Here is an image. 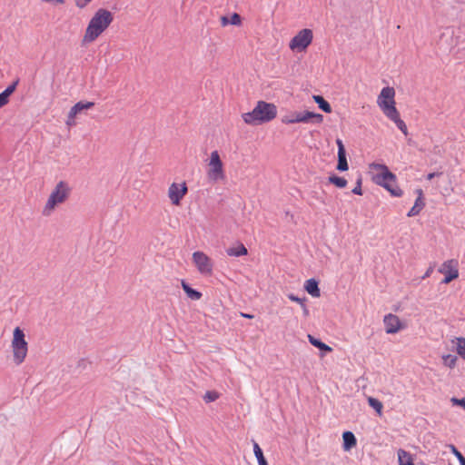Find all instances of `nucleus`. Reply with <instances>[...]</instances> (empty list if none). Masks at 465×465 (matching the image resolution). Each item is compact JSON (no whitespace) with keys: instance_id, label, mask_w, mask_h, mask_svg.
Returning <instances> with one entry per match:
<instances>
[{"instance_id":"1","label":"nucleus","mask_w":465,"mask_h":465,"mask_svg":"<svg viewBox=\"0 0 465 465\" xmlns=\"http://www.w3.org/2000/svg\"><path fill=\"white\" fill-rule=\"evenodd\" d=\"M114 21V14L105 8H99L90 19L84 35L83 44L94 42L110 26Z\"/></svg>"},{"instance_id":"2","label":"nucleus","mask_w":465,"mask_h":465,"mask_svg":"<svg viewBox=\"0 0 465 465\" xmlns=\"http://www.w3.org/2000/svg\"><path fill=\"white\" fill-rule=\"evenodd\" d=\"M369 168L372 173L373 183L385 188L392 196L402 195V191L396 185V175L385 164L371 163Z\"/></svg>"},{"instance_id":"3","label":"nucleus","mask_w":465,"mask_h":465,"mask_svg":"<svg viewBox=\"0 0 465 465\" xmlns=\"http://www.w3.org/2000/svg\"><path fill=\"white\" fill-rule=\"evenodd\" d=\"M277 115V107L271 103L259 101L252 112L242 115L245 124L258 125L273 120Z\"/></svg>"},{"instance_id":"4","label":"nucleus","mask_w":465,"mask_h":465,"mask_svg":"<svg viewBox=\"0 0 465 465\" xmlns=\"http://www.w3.org/2000/svg\"><path fill=\"white\" fill-rule=\"evenodd\" d=\"M71 193V187L68 183L60 181L51 192L45 205L43 209V214L49 216L56 206L64 203Z\"/></svg>"},{"instance_id":"5","label":"nucleus","mask_w":465,"mask_h":465,"mask_svg":"<svg viewBox=\"0 0 465 465\" xmlns=\"http://www.w3.org/2000/svg\"><path fill=\"white\" fill-rule=\"evenodd\" d=\"M11 348L13 351V361L16 365L22 364L28 352V343L25 341V335L22 329L16 327L13 332V339L11 341Z\"/></svg>"},{"instance_id":"6","label":"nucleus","mask_w":465,"mask_h":465,"mask_svg":"<svg viewBox=\"0 0 465 465\" xmlns=\"http://www.w3.org/2000/svg\"><path fill=\"white\" fill-rule=\"evenodd\" d=\"M323 121V115L321 114L302 111V112H291L290 114L284 115L282 118V123L285 124H322Z\"/></svg>"},{"instance_id":"7","label":"nucleus","mask_w":465,"mask_h":465,"mask_svg":"<svg viewBox=\"0 0 465 465\" xmlns=\"http://www.w3.org/2000/svg\"><path fill=\"white\" fill-rule=\"evenodd\" d=\"M395 90L392 87L387 86L383 87L377 98V104L382 111V113L387 116L391 113L397 111L395 106Z\"/></svg>"},{"instance_id":"8","label":"nucleus","mask_w":465,"mask_h":465,"mask_svg":"<svg viewBox=\"0 0 465 465\" xmlns=\"http://www.w3.org/2000/svg\"><path fill=\"white\" fill-rule=\"evenodd\" d=\"M208 166L207 177L211 182L216 183L224 179L223 164L217 151L211 153Z\"/></svg>"},{"instance_id":"9","label":"nucleus","mask_w":465,"mask_h":465,"mask_svg":"<svg viewBox=\"0 0 465 465\" xmlns=\"http://www.w3.org/2000/svg\"><path fill=\"white\" fill-rule=\"evenodd\" d=\"M312 31L308 28L302 29L292 38L289 47L293 52H303L312 44Z\"/></svg>"},{"instance_id":"10","label":"nucleus","mask_w":465,"mask_h":465,"mask_svg":"<svg viewBox=\"0 0 465 465\" xmlns=\"http://www.w3.org/2000/svg\"><path fill=\"white\" fill-rule=\"evenodd\" d=\"M193 261L202 274L210 275L213 272L211 259L203 252L197 251L193 253Z\"/></svg>"},{"instance_id":"11","label":"nucleus","mask_w":465,"mask_h":465,"mask_svg":"<svg viewBox=\"0 0 465 465\" xmlns=\"http://www.w3.org/2000/svg\"><path fill=\"white\" fill-rule=\"evenodd\" d=\"M187 191L188 188L184 182L181 183H173L168 189V197L171 203L173 205H179L181 200L187 193Z\"/></svg>"},{"instance_id":"12","label":"nucleus","mask_w":465,"mask_h":465,"mask_svg":"<svg viewBox=\"0 0 465 465\" xmlns=\"http://www.w3.org/2000/svg\"><path fill=\"white\" fill-rule=\"evenodd\" d=\"M439 272L445 275V278L442 280V283L450 282L452 280L458 278L459 276L457 262L454 260L444 262L441 267L439 269Z\"/></svg>"},{"instance_id":"13","label":"nucleus","mask_w":465,"mask_h":465,"mask_svg":"<svg viewBox=\"0 0 465 465\" xmlns=\"http://www.w3.org/2000/svg\"><path fill=\"white\" fill-rule=\"evenodd\" d=\"M383 323L385 331L389 334L397 333L404 328L400 318L392 313H389L384 316Z\"/></svg>"},{"instance_id":"14","label":"nucleus","mask_w":465,"mask_h":465,"mask_svg":"<svg viewBox=\"0 0 465 465\" xmlns=\"http://www.w3.org/2000/svg\"><path fill=\"white\" fill-rule=\"evenodd\" d=\"M338 146V164L337 170L341 172L347 171L349 169V165L346 159V152L342 141L341 139H337L336 141Z\"/></svg>"},{"instance_id":"15","label":"nucleus","mask_w":465,"mask_h":465,"mask_svg":"<svg viewBox=\"0 0 465 465\" xmlns=\"http://www.w3.org/2000/svg\"><path fill=\"white\" fill-rule=\"evenodd\" d=\"M226 253L232 257H240L248 253L247 248L242 242H236L226 249Z\"/></svg>"},{"instance_id":"16","label":"nucleus","mask_w":465,"mask_h":465,"mask_svg":"<svg viewBox=\"0 0 465 465\" xmlns=\"http://www.w3.org/2000/svg\"><path fill=\"white\" fill-rule=\"evenodd\" d=\"M417 193H418L419 196L416 199L414 205L411 207V209L407 213V215L409 217L418 215L425 205L423 199H422V191L420 189H419V190H417Z\"/></svg>"},{"instance_id":"17","label":"nucleus","mask_w":465,"mask_h":465,"mask_svg":"<svg viewBox=\"0 0 465 465\" xmlns=\"http://www.w3.org/2000/svg\"><path fill=\"white\" fill-rule=\"evenodd\" d=\"M386 117L392 121L404 135L408 134L407 125L404 123V121L401 119L398 110L395 111L394 113L390 114Z\"/></svg>"},{"instance_id":"18","label":"nucleus","mask_w":465,"mask_h":465,"mask_svg":"<svg viewBox=\"0 0 465 465\" xmlns=\"http://www.w3.org/2000/svg\"><path fill=\"white\" fill-rule=\"evenodd\" d=\"M304 289L312 297H320L321 291L318 286V282L315 279H309L305 282Z\"/></svg>"},{"instance_id":"19","label":"nucleus","mask_w":465,"mask_h":465,"mask_svg":"<svg viewBox=\"0 0 465 465\" xmlns=\"http://www.w3.org/2000/svg\"><path fill=\"white\" fill-rule=\"evenodd\" d=\"M94 106V102H84L80 101L76 103L70 111L72 112V115H77L78 114H81L84 110L91 109Z\"/></svg>"},{"instance_id":"20","label":"nucleus","mask_w":465,"mask_h":465,"mask_svg":"<svg viewBox=\"0 0 465 465\" xmlns=\"http://www.w3.org/2000/svg\"><path fill=\"white\" fill-rule=\"evenodd\" d=\"M343 450H350L357 443L356 438L351 431H345L342 434Z\"/></svg>"},{"instance_id":"21","label":"nucleus","mask_w":465,"mask_h":465,"mask_svg":"<svg viewBox=\"0 0 465 465\" xmlns=\"http://www.w3.org/2000/svg\"><path fill=\"white\" fill-rule=\"evenodd\" d=\"M182 287L187 296L193 301H198L202 298V293L194 289H193L188 283L184 281H182Z\"/></svg>"},{"instance_id":"22","label":"nucleus","mask_w":465,"mask_h":465,"mask_svg":"<svg viewBox=\"0 0 465 465\" xmlns=\"http://www.w3.org/2000/svg\"><path fill=\"white\" fill-rule=\"evenodd\" d=\"M397 454L399 465H413L412 457L408 451L401 449Z\"/></svg>"},{"instance_id":"23","label":"nucleus","mask_w":465,"mask_h":465,"mask_svg":"<svg viewBox=\"0 0 465 465\" xmlns=\"http://www.w3.org/2000/svg\"><path fill=\"white\" fill-rule=\"evenodd\" d=\"M313 100L318 104L319 108H321L325 113L331 112V106L330 104L321 95H313Z\"/></svg>"},{"instance_id":"24","label":"nucleus","mask_w":465,"mask_h":465,"mask_svg":"<svg viewBox=\"0 0 465 465\" xmlns=\"http://www.w3.org/2000/svg\"><path fill=\"white\" fill-rule=\"evenodd\" d=\"M309 341L316 348L324 351H331V348L322 342L321 340L316 339L312 335H308Z\"/></svg>"},{"instance_id":"25","label":"nucleus","mask_w":465,"mask_h":465,"mask_svg":"<svg viewBox=\"0 0 465 465\" xmlns=\"http://www.w3.org/2000/svg\"><path fill=\"white\" fill-rule=\"evenodd\" d=\"M253 452L257 459L258 465H268L263 456L262 450L257 442H253Z\"/></svg>"},{"instance_id":"26","label":"nucleus","mask_w":465,"mask_h":465,"mask_svg":"<svg viewBox=\"0 0 465 465\" xmlns=\"http://www.w3.org/2000/svg\"><path fill=\"white\" fill-rule=\"evenodd\" d=\"M367 401L369 405L381 416L382 414V403L373 397H368Z\"/></svg>"},{"instance_id":"27","label":"nucleus","mask_w":465,"mask_h":465,"mask_svg":"<svg viewBox=\"0 0 465 465\" xmlns=\"http://www.w3.org/2000/svg\"><path fill=\"white\" fill-rule=\"evenodd\" d=\"M329 182L338 188H344L347 185V180L343 177H339L337 175H331L329 177Z\"/></svg>"},{"instance_id":"28","label":"nucleus","mask_w":465,"mask_h":465,"mask_svg":"<svg viewBox=\"0 0 465 465\" xmlns=\"http://www.w3.org/2000/svg\"><path fill=\"white\" fill-rule=\"evenodd\" d=\"M457 359V356L452 354H447L442 357L443 363L450 368H453L456 365Z\"/></svg>"},{"instance_id":"29","label":"nucleus","mask_w":465,"mask_h":465,"mask_svg":"<svg viewBox=\"0 0 465 465\" xmlns=\"http://www.w3.org/2000/svg\"><path fill=\"white\" fill-rule=\"evenodd\" d=\"M457 341V352L460 357L465 359V339L458 338Z\"/></svg>"},{"instance_id":"30","label":"nucleus","mask_w":465,"mask_h":465,"mask_svg":"<svg viewBox=\"0 0 465 465\" xmlns=\"http://www.w3.org/2000/svg\"><path fill=\"white\" fill-rule=\"evenodd\" d=\"M218 397L219 394L216 391H207L203 396V400L205 402L209 403L216 401Z\"/></svg>"},{"instance_id":"31","label":"nucleus","mask_w":465,"mask_h":465,"mask_svg":"<svg viewBox=\"0 0 465 465\" xmlns=\"http://www.w3.org/2000/svg\"><path fill=\"white\" fill-rule=\"evenodd\" d=\"M450 449L451 452L455 455V457L459 460L460 463L462 462L465 458L460 451L454 445H450Z\"/></svg>"},{"instance_id":"32","label":"nucleus","mask_w":465,"mask_h":465,"mask_svg":"<svg viewBox=\"0 0 465 465\" xmlns=\"http://www.w3.org/2000/svg\"><path fill=\"white\" fill-rule=\"evenodd\" d=\"M352 193L354 194H357V195H361L362 194V190H361V179L359 178L357 183H356V186L352 189Z\"/></svg>"},{"instance_id":"33","label":"nucleus","mask_w":465,"mask_h":465,"mask_svg":"<svg viewBox=\"0 0 465 465\" xmlns=\"http://www.w3.org/2000/svg\"><path fill=\"white\" fill-rule=\"evenodd\" d=\"M288 298L292 301V302H298L300 305H302V303L305 302V297L303 298H300L296 295H294L293 293H290L288 294Z\"/></svg>"},{"instance_id":"34","label":"nucleus","mask_w":465,"mask_h":465,"mask_svg":"<svg viewBox=\"0 0 465 465\" xmlns=\"http://www.w3.org/2000/svg\"><path fill=\"white\" fill-rule=\"evenodd\" d=\"M75 117H76V115H72V112L69 111L68 115H67V119H66V122H65L66 125L67 126H74V125H75V121H74Z\"/></svg>"},{"instance_id":"35","label":"nucleus","mask_w":465,"mask_h":465,"mask_svg":"<svg viewBox=\"0 0 465 465\" xmlns=\"http://www.w3.org/2000/svg\"><path fill=\"white\" fill-rule=\"evenodd\" d=\"M230 24L233 25H240L241 24V16L238 14L234 13L230 19Z\"/></svg>"},{"instance_id":"36","label":"nucleus","mask_w":465,"mask_h":465,"mask_svg":"<svg viewBox=\"0 0 465 465\" xmlns=\"http://www.w3.org/2000/svg\"><path fill=\"white\" fill-rule=\"evenodd\" d=\"M451 402L454 405L460 406L465 410V399L451 398Z\"/></svg>"},{"instance_id":"37","label":"nucleus","mask_w":465,"mask_h":465,"mask_svg":"<svg viewBox=\"0 0 465 465\" xmlns=\"http://www.w3.org/2000/svg\"><path fill=\"white\" fill-rule=\"evenodd\" d=\"M92 0H75V5L83 9Z\"/></svg>"},{"instance_id":"38","label":"nucleus","mask_w":465,"mask_h":465,"mask_svg":"<svg viewBox=\"0 0 465 465\" xmlns=\"http://www.w3.org/2000/svg\"><path fill=\"white\" fill-rule=\"evenodd\" d=\"M18 83H19V80L17 79V80H15L12 84H10L9 86H7V87L5 88V90H7V92H8L10 94H12L15 92V88H16V86H17Z\"/></svg>"},{"instance_id":"39","label":"nucleus","mask_w":465,"mask_h":465,"mask_svg":"<svg viewBox=\"0 0 465 465\" xmlns=\"http://www.w3.org/2000/svg\"><path fill=\"white\" fill-rule=\"evenodd\" d=\"M8 99L2 93H0V108L5 106L8 103Z\"/></svg>"},{"instance_id":"40","label":"nucleus","mask_w":465,"mask_h":465,"mask_svg":"<svg viewBox=\"0 0 465 465\" xmlns=\"http://www.w3.org/2000/svg\"><path fill=\"white\" fill-rule=\"evenodd\" d=\"M301 307H302V312H303L304 316H308V315H309V309H308L307 305L305 304V302H304V303H302V304L301 305Z\"/></svg>"},{"instance_id":"41","label":"nucleus","mask_w":465,"mask_h":465,"mask_svg":"<svg viewBox=\"0 0 465 465\" xmlns=\"http://www.w3.org/2000/svg\"><path fill=\"white\" fill-rule=\"evenodd\" d=\"M46 3H52V4H64V0H43Z\"/></svg>"},{"instance_id":"42","label":"nucleus","mask_w":465,"mask_h":465,"mask_svg":"<svg viewBox=\"0 0 465 465\" xmlns=\"http://www.w3.org/2000/svg\"><path fill=\"white\" fill-rule=\"evenodd\" d=\"M228 24H230V20H228V18L226 16H223L222 17V25H226Z\"/></svg>"},{"instance_id":"43","label":"nucleus","mask_w":465,"mask_h":465,"mask_svg":"<svg viewBox=\"0 0 465 465\" xmlns=\"http://www.w3.org/2000/svg\"><path fill=\"white\" fill-rule=\"evenodd\" d=\"M431 272H432V268L430 267V268H429V269L427 270V272H425V274L423 275L422 279H425V278L429 277V276L430 275V273H431Z\"/></svg>"},{"instance_id":"44","label":"nucleus","mask_w":465,"mask_h":465,"mask_svg":"<svg viewBox=\"0 0 465 465\" xmlns=\"http://www.w3.org/2000/svg\"><path fill=\"white\" fill-rule=\"evenodd\" d=\"M435 176H436V173H430L427 175V179H428V180H431V179H433Z\"/></svg>"},{"instance_id":"45","label":"nucleus","mask_w":465,"mask_h":465,"mask_svg":"<svg viewBox=\"0 0 465 465\" xmlns=\"http://www.w3.org/2000/svg\"><path fill=\"white\" fill-rule=\"evenodd\" d=\"M242 317L247 318V319H252L253 318V315L248 314V313H242Z\"/></svg>"},{"instance_id":"46","label":"nucleus","mask_w":465,"mask_h":465,"mask_svg":"<svg viewBox=\"0 0 465 465\" xmlns=\"http://www.w3.org/2000/svg\"><path fill=\"white\" fill-rule=\"evenodd\" d=\"M2 94H3L4 95H5V97L9 100V96H10L11 94L7 92V90H5H5L2 92Z\"/></svg>"}]
</instances>
